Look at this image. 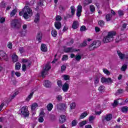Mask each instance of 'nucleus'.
Wrapping results in <instances>:
<instances>
[{"label":"nucleus","instance_id":"f257e3e1","mask_svg":"<svg viewBox=\"0 0 128 128\" xmlns=\"http://www.w3.org/2000/svg\"><path fill=\"white\" fill-rule=\"evenodd\" d=\"M32 14H34L32 10L28 6H24L22 10L19 12V15L20 16H23L24 20H28L30 18L32 17Z\"/></svg>","mask_w":128,"mask_h":128},{"label":"nucleus","instance_id":"f03ea898","mask_svg":"<svg viewBox=\"0 0 128 128\" xmlns=\"http://www.w3.org/2000/svg\"><path fill=\"white\" fill-rule=\"evenodd\" d=\"M116 36V32L114 30L110 31L108 32L107 36H105L102 40L104 44H108L114 40V36Z\"/></svg>","mask_w":128,"mask_h":128},{"label":"nucleus","instance_id":"7ed1b4c3","mask_svg":"<svg viewBox=\"0 0 128 128\" xmlns=\"http://www.w3.org/2000/svg\"><path fill=\"white\" fill-rule=\"evenodd\" d=\"M11 26L14 28H16V30H20V23L18 22V20L16 19H14V20H12L11 22Z\"/></svg>","mask_w":128,"mask_h":128},{"label":"nucleus","instance_id":"20e7f679","mask_svg":"<svg viewBox=\"0 0 128 128\" xmlns=\"http://www.w3.org/2000/svg\"><path fill=\"white\" fill-rule=\"evenodd\" d=\"M50 68H52V66H50L48 64H46L43 70L41 73V76L43 78H46V76L48 74V70H50Z\"/></svg>","mask_w":128,"mask_h":128},{"label":"nucleus","instance_id":"39448f33","mask_svg":"<svg viewBox=\"0 0 128 128\" xmlns=\"http://www.w3.org/2000/svg\"><path fill=\"white\" fill-rule=\"evenodd\" d=\"M21 114L25 118H28L30 116V112H28V108L26 106H22L21 108Z\"/></svg>","mask_w":128,"mask_h":128},{"label":"nucleus","instance_id":"423d86ee","mask_svg":"<svg viewBox=\"0 0 128 128\" xmlns=\"http://www.w3.org/2000/svg\"><path fill=\"white\" fill-rule=\"evenodd\" d=\"M56 108L58 110L62 112L66 108V105L64 103H60L56 104Z\"/></svg>","mask_w":128,"mask_h":128},{"label":"nucleus","instance_id":"0eeeda50","mask_svg":"<svg viewBox=\"0 0 128 128\" xmlns=\"http://www.w3.org/2000/svg\"><path fill=\"white\" fill-rule=\"evenodd\" d=\"M80 49H74L72 47H70L64 48V52L68 54V52H80Z\"/></svg>","mask_w":128,"mask_h":128},{"label":"nucleus","instance_id":"6e6552de","mask_svg":"<svg viewBox=\"0 0 128 128\" xmlns=\"http://www.w3.org/2000/svg\"><path fill=\"white\" fill-rule=\"evenodd\" d=\"M112 118V114H106V116H102V122H110Z\"/></svg>","mask_w":128,"mask_h":128},{"label":"nucleus","instance_id":"1a4fd4ad","mask_svg":"<svg viewBox=\"0 0 128 128\" xmlns=\"http://www.w3.org/2000/svg\"><path fill=\"white\" fill-rule=\"evenodd\" d=\"M82 12V5H78L77 6V12L76 13V16L78 18L81 16Z\"/></svg>","mask_w":128,"mask_h":128},{"label":"nucleus","instance_id":"9d476101","mask_svg":"<svg viewBox=\"0 0 128 128\" xmlns=\"http://www.w3.org/2000/svg\"><path fill=\"white\" fill-rule=\"evenodd\" d=\"M101 82L102 84H104V82H108V84H112V80L110 78H106L104 77H102L101 78Z\"/></svg>","mask_w":128,"mask_h":128},{"label":"nucleus","instance_id":"9b49d317","mask_svg":"<svg viewBox=\"0 0 128 128\" xmlns=\"http://www.w3.org/2000/svg\"><path fill=\"white\" fill-rule=\"evenodd\" d=\"M36 40L38 42H42V33L40 32H38L36 36Z\"/></svg>","mask_w":128,"mask_h":128},{"label":"nucleus","instance_id":"f8f14e48","mask_svg":"<svg viewBox=\"0 0 128 128\" xmlns=\"http://www.w3.org/2000/svg\"><path fill=\"white\" fill-rule=\"evenodd\" d=\"M43 85L45 88H52V82L48 80H46L44 81Z\"/></svg>","mask_w":128,"mask_h":128},{"label":"nucleus","instance_id":"ddd939ff","mask_svg":"<svg viewBox=\"0 0 128 128\" xmlns=\"http://www.w3.org/2000/svg\"><path fill=\"white\" fill-rule=\"evenodd\" d=\"M70 88V86L68 83H64L62 86V90L64 92H66Z\"/></svg>","mask_w":128,"mask_h":128},{"label":"nucleus","instance_id":"4468645a","mask_svg":"<svg viewBox=\"0 0 128 128\" xmlns=\"http://www.w3.org/2000/svg\"><path fill=\"white\" fill-rule=\"evenodd\" d=\"M66 120V116L64 115H61L59 118L60 124H64Z\"/></svg>","mask_w":128,"mask_h":128},{"label":"nucleus","instance_id":"2eb2a0df","mask_svg":"<svg viewBox=\"0 0 128 128\" xmlns=\"http://www.w3.org/2000/svg\"><path fill=\"white\" fill-rule=\"evenodd\" d=\"M92 44H93L94 48H98L100 44H102V42H100V40H97L94 41Z\"/></svg>","mask_w":128,"mask_h":128},{"label":"nucleus","instance_id":"dca6fc26","mask_svg":"<svg viewBox=\"0 0 128 128\" xmlns=\"http://www.w3.org/2000/svg\"><path fill=\"white\" fill-rule=\"evenodd\" d=\"M78 22L75 20L73 22V24H72V28H73V30H76V28H78Z\"/></svg>","mask_w":128,"mask_h":128},{"label":"nucleus","instance_id":"f3484780","mask_svg":"<svg viewBox=\"0 0 128 128\" xmlns=\"http://www.w3.org/2000/svg\"><path fill=\"white\" fill-rule=\"evenodd\" d=\"M54 26L56 30H60L62 28V23L60 22H54Z\"/></svg>","mask_w":128,"mask_h":128},{"label":"nucleus","instance_id":"a211bd4d","mask_svg":"<svg viewBox=\"0 0 128 128\" xmlns=\"http://www.w3.org/2000/svg\"><path fill=\"white\" fill-rule=\"evenodd\" d=\"M40 16L39 13H37L35 15V18L34 20V22H36V24H38V22H40Z\"/></svg>","mask_w":128,"mask_h":128},{"label":"nucleus","instance_id":"6ab92c4d","mask_svg":"<svg viewBox=\"0 0 128 128\" xmlns=\"http://www.w3.org/2000/svg\"><path fill=\"white\" fill-rule=\"evenodd\" d=\"M117 54L120 60H124V58L125 54H122V52H120V50L117 51Z\"/></svg>","mask_w":128,"mask_h":128},{"label":"nucleus","instance_id":"aec40b11","mask_svg":"<svg viewBox=\"0 0 128 128\" xmlns=\"http://www.w3.org/2000/svg\"><path fill=\"white\" fill-rule=\"evenodd\" d=\"M20 68H22V64L19 62H16L15 64V70H20Z\"/></svg>","mask_w":128,"mask_h":128},{"label":"nucleus","instance_id":"412c9836","mask_svg":"<svg viewBox=\"0 0 128 128\" xmlns=\"http://www.w3.org/2000/svg\"><path fill=\"white\" fill-rule=\"evenodd\" d=\"M51 34L53 38H56V36H58V31H56V29H53L51 32Z\"/></svg>","mask_w":128,"mask_h":128},{"label":"nucleus","instance_id":"4be33fe9","mask_svg":"<svg viewBox=\"0 0 128 128\" xmlns=\"http://www.w3.org/2000/svg\"><path fill=\"white\" fill-rule=\"evenodd\" d=\"M34 92H32L26 98V102H30L32 98V96H34Z\"/></svg>","mask_w":128,"mask_h":128},{"label":"nucleus","instance_id":"5701e85b","mask_svg":"<svg viewBox=\"0 0 128 128\" xmlns=\"http://www.w3.org/2000/svg\"><path fill=\"white\" fill-rule=\"evenodd\" d=\"M18 60V56L16 54L12 56V61L13 62H16Z\"/></svg>","mask_w":128,"mask_h":128},{"label":"nucleus","instance_id":"b1692460","mask_svg":"<svg viewBox=\"0 0 128 128\" xmlns=\"http://www.w3.org/2000/svg\"><path fill=\"white\" fill-rule=\"evenodd\" d=\"M70 10H71V15L74 16V14H76V8L74 6H72L70 8Z\"/></svg>","mask_w":128,"mask_h":128},{"label":"nucleus","instance_id":"393cba45","mask_svg":"<svg viewBox=\"0 0 128 128\" xmlns=\"http://www.w3.org/2000/svg\"><path fill=\"white\" fill-rule=\"evenodd\" d=\"M88 42L86 40H84L82 43H81L80 46L79 48H85V46H88Z\"/></svg>","mask_w":128,"mask_h":128},{"label":"nucleus","instance_id":"a878e982","mask_svg":"<svg viewBox=\"0 0 128 128\" xmlns=\"http://www.w3.org/2000/svg\"><path fill=\"white\" fill-rule=\"evenodd\" d=\"M98 24L100 28H104V26L105 22L104 20H100L98 22Z\"/></svg>","mask_w":128,"mask_h":128},{"label":"nucleus","instance_id":"bb28decb","mask_svg":"<svg viewBox=\"0 0 128 128\" xmlns=\"http://www.w3.org/2000/svg\"><path fill=\"white\" fill-rule=\"evenodd\" d=\"M53 108H54V105H52V103L48 104L47 106V110L48 112H51Z\"/></svg>","mask_w":128,"mask_h":128},{"label":"nucleus","instance_id":"cd10ccee","mask_svg":"<svg viewBox=\"0 0 128 128\" xmlns=\"http://www.w3.org/2000/svg\"><path fill=\"white\" fill-rule=\"evenodd\" d=\"M16 12H18V10H16V8H14L11 12L10 14V16H11V18L12 16H16Z\"/></svg>","mask_w":128,"mask_h":128},{"label":"nucleus","instance_id":"c85d7f7f","mask_svg":"<svg viewBox=\"0 0 128 128\" xmlns=\"http://www.w3.org/2000/svg\"><path fill=\"white\" fill-rule=\"evenodd\" d=\"M41 50L42 52H47L48 51V48H46V44H42L41 45Z\"/></svg>","mask_w":128,"mask_h":128},{"label":"nucleus","instance_id":"c756f323","mask_svg":"<svg viewBox=\"0 0 128 128\" xmlns=\"http://www.w3.org/2000/svg\"><path fill=\"white\" fill-rule=\"evenodd\" d=\"M112 16L111 15V14H106V22H110V20H112Z\"/></svg>","mask_w":128,"mask_h":128},{"label":"nucleus","instance_id":"7c9ffc66","mask_svg":"<svg viewBox=\"0 0 128 128\" xmlns=\"http://www.w3.org/2000/svg\"><path fill=\"white\" fill-rule=\"evenodd\" d=\"M38 103H34L32 104L31 106V110H34L36 108V107L38 106Z\"/></svg>","mask_w":128,"mask_h":128},{"label":"nucleus","instance_id":"2f4dec72","mask_svg":"<svg viewBox=\"0 0 128 128\" xmlns=\"http://www.w3.org/2000/svg\"><path fill=\"white\" fill-rule=\"evenodd\" d=\"M86 116H88V112H84L80 114V120H82V118H86Z\"/></svg>","mask_w":128,"mask_h":128},{"label":"nucleus","instance_id":"473e14b6","mask_svg":"<svg viewBox=\"0 0 128 128\" xmlns=\"http://www.w3.org/2000/svg\"><path fill=\"white\" fill-rule=\"evenodd\" d=\"M128 106H126V107L124 106L121 108V112H124V114H126V112H128Z\"/></svg>","mask_w":128,"mask_h":128},{"label":"nucleus","instance_id":"72a5a7b5","mask_svg":"<svg viewBox=\"0 0 128 128\" xmlns=\"http://www.w3.org/2000/svg\"><path fill=\"white\" fill-rule=\"evenodd\" d=\"M86 120L82 121L78 124L80 128H82V126H86Z\"/></svg>","mask_w":128,"mask_h":128},{"label":"nucleus","instance_id":"f704fd0d","mask_svg":"<svg viewBox=\"0 0 128 128\" xmlns=\"http://www.w3.org/2000/svg\"><path fill=\"white\" fill-rule=\"evenodd\" d=\"M74 16H72L70 14H67L66 16H64V20H68V18H73Z\"/></svg>","mask_w":128,"mask_h":128},{"label":"nucleus","instance_id":"c9c22d12","mask_svg":"<svg viewBox=\"0 0 128 128\" xmlns=\"http://www.w3.org/2000/svg\"><path fill=\"white\" fill-rule=\"evenodd\" d=\"M0 56H2V58L8 56V55H6V52H4V50H0Z\"/></svg>","mask_w":128,"mask_h":128},{"label":"nucleus","instance_id":"e433bc0d","mask_svg":"<svg viewBox=\"0 0 128 128\" xmlns=\"http://www.w3.org/2000/svg\"><path fill=\"white\" fill-rule=\"evenodd\" d=\"M126 68H128V65L124 64L121 68V70H122V72H126Z\"/></svg>","mask_w":128,"mask_h":128},{"label":"nucleus","instance_id":"4c0bfd02","mask_svg":"<svg viewBox=\"0 0 128 128\" xmlns=\"http://www.w3.org/2000/svg\"><path fill=\"white\" fill-rule=\"evenodd\" d=\"M75 60H76L77 62H80V60H82V56L80 54H76L75 56Z\"/></svg>","mask_w":128,"mask_h":128},{"label":"nucleus","instance_id":"58836bf2","mask_svg":"<svg viewBox=\"0 0 128 128\" xmlns=\"http://www.w3.org/2000/svg\"><path fill=\"white\" fill-rule=\"evenodd\" d=\"M98 90L100 92H104V86H101L98 88Z\"/></svg>","mask_w":128,"mask_h":128},{"label":"nucleus","instance_id":"ea45409f","mask_svg":"<svg viewBox=\"0 0 128 128\" xmlns=\"http://www.w3.org/2000/svg\"><path fill=\"white\" fill-rule=\"evenodd\" d=\"M78 124V120H74L72 122V126H76Z\"/></svg>","mask_w":128,"mask_h":128},{"label":"nucleus","instance_id":"a19ab883","mask_svg":"<svg viewBox=\"0 0 128 128\" xmlns=\"http://www.w3.org/2000/svg\"><path fill=\"white\" fill-rule=\"evenodd\" d=\"M118 14L119 16H122L124 15V12L122 10H118Z\"/></svg>","mask_w":128,"mask_h":128},{"label":"nucleus","instance_id":"79ce46f5","mask_svg":"<svg viewBox=\"0 0 128 128\" xmlns=\"http://www.w3.org/2000/svg\"><path fill=\"white\" fill-rule=\"evenodd\" d=\"M90 8L92 12H96V8L94 7V5L90 6Z\"/></svg>","mask_w":128,"mask_h":128},{"label":"nucleus","instance_id":"37998d69","mask_svg":"<svg viewBox=\"0 0 128 128\" xmlns=\"http://www.w3.org/2000/svg\"><path fill=\"white\" fill-rule=\"evenodd\" d=\"M103 72L105 74H107V76H110V72L108 69H103Z\"/></svg>","mask_w":128,"mask_h":128},{"label":"nucleus","instance_id":"c03bdc74","mask_svg":"<svg viewBox=\"0 0 128 128\" xmlns=\"http://www.w3.org/2000/svg\"><path fill=\"white\" fill-rule=\"evenodd\" d=\"M68 60V55H63L62 60L64 62V60Z\"/></svg>","mask_w":128,"mask_h":128},{"label":"nucleus","instance_id":"a18cd8bd","mask_svg":"<svg viewBox=\"0 0 128 128\" xmlns=\"http://www.w3.org/2000/svg\"><path fill=\"white\" fill-rule=\"evenodd\" d=\"M92 2V0H85L84 4H86V6H88V4H90Z\"/></svg>","mask_w":128,"mask_h":128},{"label":"nucleus","instance_id":"49530a36","mask_svg":"<svg viewBox=\"0 0 128 128\" xmlns=\"http://www.w3.org/2000/svg\"><path fill=\"white\" fill-rule=\"evenodd\" d=\"M66 65H62L61 66V72H64L66 71Z\"/></svg>","mask_w":128,"mask_h":128},{"label":"nucleus","instance_id":"de8ad7c7","mask_svg":"<svg viewBox=\"0 0 128 128\" xmlns=\"http://www.w3.org/2000/svg\"><path fill=\"white\" fill-rule=\"evenodd\" d=\"M126 26H128V24H122L121 27V30H126Z\"/></svg>","mask_w":128,"mask_h":128},{"label":"nucleus","instance_id":"09e8293b","mask_svg":"<svg viewBox=\"0 0 128 128\" xmlns=\"http://www.w3.org/2000/svg\"><path fill=\"white\" fill-rule=\"evenodd\" d=\"M57 84H58V86H59V88H60L62 86V80H58L57 82Z\"/></svg>","mask_w":128,"mask_h":128},{"label":"nucleus","instance_id":"8fccbe9b","mask_svg":"<svg viewBox=\"0 0 128 128\" xmlns=\"http://www.w3.org/2000/svg\"><path fill=\"white\" fill-rule=\"evenodd\" d=\"M62 16H57L56 17V22H60V20H62Z\"/></svg>","mask_w":128,"mask_h":128},{"label":"nucleus","instance_id":"3c124183","mask_svg":"<svg viewBox=\"0 0 128 128\" xmlns=\"http://www.w3.org/2000/svg\"><path fill=\"white\" fill-rule=\"evenodd\" d=\"M56 100L58 102H62V96H60V95H58L56 96Z\"/></svg>","mask_w":128,"mask_h":128},{"label":"nucleus","instance_id":"603ef678","mask_svg":"<svg viewBox=\"0 0 128 128\" xmlns=\"http://www.w3.org/2000/svg\"><path fill=\"white\" fill-rule=\"evenodd\" d=\"M18 91H16V92H14L12 96L11 97V98H16V96H18Z\"/></svg>","mask_w":128,"mask_h":128},{"label":"nucleus","instance_id":"864d4df0","mask_svg":"<svg viewBox=\"0 0 128 128\" xmlns=\"http://www.w3.org/2000/svg\"><path fill=\"white\" fill-rule=\"evenodd\" d=\"M96 48H94V46L92 44L90 45L89 46V50L90 51L94 50Z\"/></svg>","mask_w":128,"mask_h":128},{"label":"nucleus","instance_id":"5fc2aeb1","mask_svg":"<svg viewBox=\"0 0 128 128\" xmlns=\"http://www.w3.org/2000/svg\"><path fill=\"white\" fill-rule=\"evenodd\" d=\"M64 80H70V76L68 75L64 74L63 76Z\"/></svg>","mask_w":128,"mask_h":128},{"label":"nucleus","instance_id":"6e6d98bb","mask_svg":"<svg viewBox=\"0 0 128 128\" xmlns=\"http://www.w3.org/2000/svg\"><path fill=\"white\" fill-rule=\"evenodd\" d=\"M70 108L71 110H74L76 106V103L74 102H72L70 104Z\"/></svg>","mask_w":128,"mask_h":128},{"label":"nucleus","instance_id":"4d7b16f0","mask_svg":"<svg viewBox=\"0 0 128 128\" xmlns=\"http://www.w3.org/2000/svg\"><path fill=\"white\" fill-rule=\"evenodd\" d=\"M80 32H84V30H86V27L84 26H82L80 28Z\"/></svg>","mask_w":128,"mask_h":128},{"label":"nucleus","instance_id":"13d9d810","mask_svg":"<svg viewBox=\"0 0 128 128\" xmlns=\"http://www.w3.org/2000/svg\"><path fill=\"white\" fill-rule=\"evenodd\" d=\"M44 117L42 116H40L38 118V122H44Z\"/></svg>","mask_w":128,"mask_h":128},{"label":"nucleus","instance_id":"bf43d9fd","mask_svg":"<svg viewBox=\"0 0 128 128\" xmlns=\"http://www.w3.org/2000/svg\"><path fill=\"white\" fill-rule=\"evenodd\" d=\"M22 70L23 72H26V64H22Z\"/></svg>","mask_w":128,"mask_h":128},{"label":"nucleus","instance_id":"052dcab7","mask_svg":"<svg viewBox=\"0 0 128 128\" xmlns=\"http://www.w3.org/2000/svg\"><path fill=\"white\" fill-rule=\"evenodd\" d=\"M19 52L20 54H24V47H20L19 48Z\"/></svg>","mask_w":128,"mask_h":128},{"label":"nucleus","instance_id":"680f3d73","mask_svg":"<svg viewBox=\"0 0 128 128\" xmlns=\"http://www.w3.org/2000/svg\"><path fill=\"white\" fill-rule=\"evenodd\" d=\"M46 114V113H44V112L43 110L41 111L40 114V116H42V118H44V115Z\"/></svg>","mask_w":128,"mask_h":128},{"label":"nucleus","instance_id":"e2e57ef3","mask_svg":"<svg viewBox=\"0 0 128 128\" xmlns=\"http://www.w3.org/2000/svg\"><path fill=\"white\" fill-rule=\"evenodd\" d=\"M100 82V79L98 77L95 78L94 80V84H98Z\"/></svg>","mask_w":128,"mask_h":128},{"label":"nucleus","instance_id":"0e129e2a","mask_svg":"<svg viewBox=\"0 0 128 128\" xmlns=\"http://www.w3.org/2000/svg\"><path fill=\"white\" fill-rule=\"evenodd\" d=\"M95 32H100V28L98 26H96L95 27Z\"/></svg>","mask_w":128,"mask_h":128},{"label":"nucleus","instance_id":"69168bd1","mask_svg":"<svg viewBox=\"0 0 128 128\" xmlns=\"http://www.w3.org/2000/svg\"><path fill=\"white\" fill-rule=\"evenodd\" d=\"M22 62L26 64V62H28V59L22 58Z\"/></svg>","mask_w":128,"mask_h":128},{"label":"nucleus","instance_id":"338daca9","mask_svg":"<svg viewBox=\"0 0 128 128\" xmlns=\"http://www.w3.org/2000/svg\"><path fill=\"white\" fill-rule=\"evenodd\" d=\"M74 44V40H71L70 42H67V46H70V44Z\"/></svg>","mask_w":128,"mask_h":128},{"label":"nucleus","instance_id":"774afa93","mask_svg":"<svg viewBox=\"0 0 128 128\" xmlns=\"http://www.w3.org/2000/svg\"><path fill=\"white\" fill-rule=\"evenodd\" d=\"M0 7L4 8H6V3L4 2H1Z\"/></svg>","mask_w":128,"mask_h":128}]
</instances>
